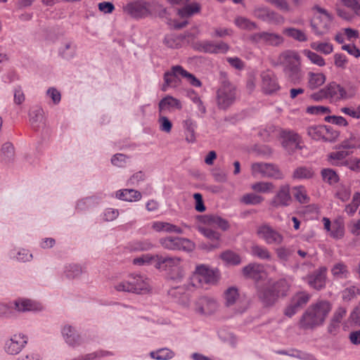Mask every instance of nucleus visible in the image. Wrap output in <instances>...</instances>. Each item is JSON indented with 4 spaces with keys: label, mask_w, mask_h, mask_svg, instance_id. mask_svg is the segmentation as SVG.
I'll use <instances>...</instances> for the list:
<instances>
[{
    "label": "nucleus",
    "mask_w": 360,
    "mask_h": 360,
    "mask_svg": "<svg viewBox=\"0 0 360 360\" xmlns=\"http://www.w3.org/2000/svg\"><path fill=\"white\" fill-rule=\"evenodd\" d=\"M150 354L153 359L157 360H168L174 355V352L167 348H162L155 352H152Z\"/></svg>",
    "instance_id": "864d4df0"
},
{
    "label": "nucleus",
    "mask_w": 360,
    "mask_h": 360,
    "mask_svg": "<svg viewBox=\"0 0 360 360\" xmlns=\"http://www.w3.org/2000/svg\"><path fill=\"white\" fill-rule=\"evenodd\" d=\"M251 189L256 193H270L274 189V185L269 181H257L252 184Z\"/></svg>",
    "instance_id": "c03bdc74"
},
{
    "label": "nucleus",
    "mask_w": 360,
    "mask_h": 360,
    "mask_svg": "<svg viewBox=\"0 0 360 360\" xmlns=\"http://www.w3.org/2000/svg\"><path fill=\"white\" fill-rule=\"evenodd\" d=\"M160 243L165 248L172 250L191 252L195 248L193 242L184 238L167 237L161 239Z\"/></svg>",
    "instance_id": "9b49d317"
},
{
    "label": "nucleus",
    "mask_w": 360,
    "mask_h": 360,
    "mask_svg": "<svg viewBox=\"0 0 360 360\" xmlns=\"http://www.w3.org/2000/svg\"><path fill=\"white\" fill-rule=\"evenodd\" d=\"M308 135L316 141L333 142L339 136V133L326 126H311L307 129Z\"/></svg>",
    "instance_id": "9d476101"
},
{
    "label": "nucleus",
    "mask_w": 360,
    "mask_h": 360,
    "mask_svg": "<svg viewBox=\"0 0 360 360\" xmlns=\"http://www.w3.org/2000/svg\"><path fill=\"white\" fill-rule=\"evenodd\" d=\"M302 53L314 65L319 67H323L326 65L324 58L314 51L309 49H304Z\"/></svg>",
    "instance_id": "603ef678"
},
{
    "label": "nucleus",
    "mask_w": 360,
    "mask_h": 360,
    "mask_svg": "<svg viewBox=\"0 0 360 360\" xmlns=\"http://www.w3.org/2000/svg\"><path fill=\"white\" fill-rule=\"evenodd\" d=\"M250 39L255 43H264L273 46H277L283 42V38L281 35L266 32L253 34L250 37Z\"/></svg>",
    "instance_id": "4468645a"
},
{
    "label": "nucleus",
    "mask_w": 360,
    "mask_h": 360,
    "mask_svg": "<svg viewBox=\"0 0 360 360\" xmlns=\"http://www.w3.org/2000/svg\"><path fill=\"white\" fill-rule=\"evenodd\" d=\"M159 108L160 111L172 110L181 109V105L179 100L171 96H167L161 100L159 103Z\"/></svg>",
    "instance_id": "7c9ffc66"
},
{
    "label": "nucleus",
    "mask_w": 360,
    "mask_h": 360,
    "mask_svg": "<svg viewBox=\"0 0 360 360\" xmlns=\"http://www.w3.org/2000/svg\"><path fill=\"white\" fill-rule=\"evenodd\" d=\"M158 255L146 254L134 259L133 263L137 265H155L158 262Z\"/></svg>",
    "instance_id": "09e8293b"
},
{
    "label": "nucleus",
    "mask_w": 360,
    "mask_h": 360,
    "mask_svg": "<svg viewBox=\"0 0 360 360\" xmlns=\"http://www.w3.org/2000/svg\"><path fill=\"white\" fill-rule=\"evenodd\" d=\"M30 120L32 123L42 122L44 121V111L40 108H35L30 112Z\"/></svg>",
    "instance_id": "13d9d810"
},
{
    "label": "nucleus",
    "mask_w": 360,
    "mask_h": 360,
    "mask_svg": "<svg viewBox=\"0 0 360 360\" xmlns=\"http://www.w3.org/2000/svg\"><path fill=\"white\" fill-rule=\"evenodd\" d=\"M257 236L269 245H281L284 240L283 236L268 224H263L257 229Z\"/></svg>",
    "instance_id": "1a4fd4ad"
},
{
    "label": "nucleus",
    "mask_w": 360,
    "mask_h": 360,
    "mask_svg": "<svg viewBox=\"0 0 360 360\" xmlns=\"http://www.w3.org/2000/svg\"><path fill=\"white\" fill-rule=\"evenodd\" d=\"M278 63L283 67L285 75L292 81L299 79L302 75L300 68V58L295 51L283 52L278 59Z\"/></svg>",
    "instance_id": "20e7f679"
},
{
    "label": "nucleus",
    "mask_w": 360,
    "mask_h": 360,
    "mask_svg": "<svg viewBox=\"0 0 360 360\" xmlns=\"http://www.w3.org/2000/svg\"><path fill=\"white\" fill-rule=\"evenodd\" d=\"M270 11H271L265 6H257L254 8L252 15L254 17L266 22L269 19Z\"/></svg>",
    "instance_id": "6e6d98bb"
},
{
    "label": "nucleus",
    "mask_w": 360,
    "mask_h": 360,
    "mask_svg": "<svg viewBox=\"0 0 360 360\" xmlns=\"http://www.w3.org/2000/svg\"><path fill=\"white\" fill-rule=\"evenodd\" d=\"M195 49L200 51L210 53H225L229 51V46L224 42L215 44L210 41H203L196 43Z\"/></svg>",
    "instance_id": "2eb2a0df"
},
{
    "label": "nucleus",
    "mask_w": 360,
    "mask_h": 360,
    "mask_svg": "<svg viewBox=\"0 0 360 360\" xmlns=\"http://www.w3.org/2000/svg\"><path fill=\"white\" fill-rule=\"evenodd\" d=\"M185 129L186 140L188 143H193L195 141V123L191 119L188 118L183 122Z\"/></svg>",
    "instance_id": "e433bc0d"
},
{
    "label": "nucleus",
    "mask_w": 360,
    "mask_h": 360,
    "mask_svg": "<svg viewBox=\"0 0 360 360\" xmlns=\"http://www.w3.org/2000/svg\"><path fill=\"white\" fill-rule=\"evenodd\" d=\"M225 304L229 307L236 303L239 299L238 288L230 287L224 292Z\"/></svg>",
    "instance_id": "de8ad7c7"
},
{
    "label": "nucleus",
    "mask_w": 360,
    "mask_h": 360,
    "mask_svg": "<svg viewBox=\"0 0 360 360\" xmlns=\"http://www.w3.org/2000/svg\"><path fill=\"white\" fill-rule=\"evenodd\" d=\"M66 275L68 278H76L81 275L82 268L77 264H70L67 267Z\"/></svg>",
    "instance_id": "bf43d9fd"
},
{
    "label": "nucleus",
    "mask_w": 360,
    "mask_h": 360,
    "mask_svg": "<svg viewBox=\"0 0 360 360\" xmlns=\"http://www.w3.org/2000/svg\"><path fill=\"white\" fill-rule=\"evenodd\" d=\"M359 148H360V136L354 134H351L349 138L345 139L336 146V149H344L349 151Z\"/></svg>",
    "instance_id": "cd10ccee"
},
{
    "label": "nucleus",
    "mask_w": 360,
    "mask_h": 360,
    "mask_svg": "<svg viewBox=\"0 0 360 360\" xmlns=\"http://www.w3.org/2000/svg\"><path fill=\"white\" fill-rule=\"evenodd\" d=\"M348 229L353 236H360V219L352 220L348 224Z\"/></svg>",
    "instance_id": "69168bd1"
},
{
    "label": "nucleus",
    "mask_w": 360,
    "mask_h": 360,
    "mask_svg": "<svg viewBox=\"0 0 360 360\" xmlns=\"http://www.w3.org/2000/svg\"><path fill=\"white\" fill-rule=\"evenodd\" d=\"M251 253L253 256L262 259L271 260L272 258L271 254L266 248L258 245L251 247Z\"/></svg>",
    "instance_id": "49530a36"
},
{
    "label": "nucleus",
    "mask_w": 360,
    "mask_h": 360,
    "mask_svg": "<svg viewBox=\"0 0 360 360\" xmlns=\"http://www.w3.org/2000/svg\"><path fill=\"white\" fill-rule=\"evenodd\" d=\"M220 278V272L218 269L212 268L206 264H198L189 281L186 285L188 290L215 285Z\"/></svg>",
    "instance_id": "f03ea898"
},
{
    "label": "nucleus",
    "mask_w": 360,
    "mask_h": 360,
    "mask_svg": "<svg viewBox=\"0 0 360 360\" xmlns=\"http://www.w3.org/2000/svg\"><path fill=\"white\" fill-rule=\"evenodd\" d=\"M330 236L335 239H340L345 235V225L342 219H337L332 224Z\"/></svg>",
    "instance_id": "f704fd0d"
},
{
    "label": "nucleus",
    "mask_w": 360,
    "mask_h": 360,
    "mask_svg": "<svg viewBox=\"0 0 360 360\" xmlns=\"http://www.w3.org/2000/svg\"><path fill=\"white\" fill-rule=\"evenodd\" d=\"M326 80L325 75L322 73H311L309 75V84L312 88L321 86Z\"/></svg>",
    "instance_id": "5fc2aeb1"
},
{
    "label": "nucleus",
    "mask_w": 360,
    "mask_h": 360,
    "mask_svg": "<svg viewBox=\"0 0 360 360\" xmlns=\"http://www.w3.org/2000/svg\"><path fill=\"white\" fill-rule=\"evenodd\" d=\"M262 77L264 90H278L280 89L277 79L272 73H263Z\"/></svg>",
    "instance_id": "2f4dec72"
},
{
    "label": "nucleus",
    "mask_w": 360,
    "mask_h": 360,
    "mask_svg": "<svg viewBox=\"0 0 360 360\" xmlns=\"http://www.w3.org/2000/svg\"><path fill=\"white\" fill-rule=\"evenodd\" d=\"M327 268L320 266L313 274L307 276L308 284L313 288L320 290L325 288L326 281Z\"/></svg>",
    "instance_id": "dca6fc26"
},
{
    "label": "nucleus",
    "mask_w": 360,
    "mask_h": 360,
    "mask_svg": "<svg viewBox=\"0 0 360 360\" xmlns=\"http://www.w3.org/2000/svg\"><path fill=\"white\" fill-rule=\"evenodd\" d=\"M76 53L77 45L71 40L64 41L58 49L59 56L66 60L74 58Z\"/></svg>",
    "instance_id": "5701e85b"
},
{
    "label": "nucleus",
    "mask_w": 360,
    "mask_h": 360,
    "mask_svg": "<svg viewBox=\"0 0 360 360\" xmlns=\"http://www.w3.org/2000/svg\"><path fill=\"white\" fill-rule=\"evenodd\" d=\"M295 198L301 203H306L308 202V197L307 192L304 187L298 186L295 188Z\"/></svg>",
    "instance_id": "e2e57ef3"
},
{
    "label": "nucleus",
    "mask_w": 360,
    "mask_h": 360,
    "mask_svg": "<svg viewBox=\"0 0 360 360\" xmlns=\"http://www.w3.org/2000/svg\"><path fill=\"white\" fill-rule=\"evenodd\" d=\"M141 193L134 189H122L116 193V198L127 202H137L141 199Z\"/></svg>",
    "instance_id": "393cba45"
},
{
    "label": "nucleus",
    "mask_w": 360,
    "mask_h": 360,
    "mask_svg": "<svg viewBox=\"0 0 360 360\" xmlns=\"http://www.w3.org/2000/svg\"><path fill=\"white\" fill-rule=\"evenodd\" d=\"M310 300L309 294L301 292L296 294L292 299V302L299 308L305 305Z\"/></svg>",
    "instance_id": "4d7b16f0"
},
{
    "label": "nucleus",
    "mask_w": 360,
    "mask_h": 360,
    "mask_svg": "<svg viewBox=\"0 0 360 360\" xmlns=\"http://www.w3.org/2000/svg\"><path fill=\"white\" fill-rule=\"evenodd\" d=\"M322 180L330 185H335L340 181L338 173L330 168H324L321 171Z\"/></svg>",
    "instance_id": "72a5a7b5"
},
{
    "label": "nucleus",
    "mask_w": 360,
    "mask_h": 360,
    "mask_svg": "<svg viewBox=\"0 0 360 360\" xmlns=\"http://www.w3.org/2000/svg\"><path fill=\"white\" fill-rule=\"evenodd\" d=\"M200 222L207 226L217 227L222 231H227L229 227V221L216 214H207L199 217Z\"/></svg>",
    "instance_id": "a211bd4d"
},
{
    "label": "nucleus",
    "mask_w": 360,
    "mask_h": 360,
    "mask_svg": "<svg viewBox=\"0 0 360 360\" xmlns=\"http://www.w3.org/2000/svg\"><path fill=\"white\" fill-rule=\"evenodd\" d=\"M252 174L254 176L283 179L284 175L276 165L271 163L256 162L251 165Z\"/></svg>",
    "instance_id": "6e6552de"
},
{
    "label": "nucleus",
    "mask_w": 360,
    "mask_h": 360,
    "mask_svg": "<svg viewBox=\"0 0 360 360\" xmlns=\"http://www.w3.org/2000/svg\"><path fill=\"white\" fill-rule=\"evenodd\" d=\"M180 70L181 77L184 82L195 88H200L202 86L201 82L193 74L188 72L183 67L179 68Z\"/></svg>",
    "instance_id": "a19ab883"
},
{
    "label": "nucleus",
    "mask_w": 360,
    "mask_h": 360,
    "mask_svg": "<svg viewBox=\"0 0 360 360\" xmlns=\"http://www.w3.org/2000/svg\"><path fill=\"white\" fill-rule=\"evenodd\" d=\"M160 129L166 133H169L172 130V124L169 120L165 116H161L159 118Z\"/></svg>",
    "instance_id": "0e129e2a"
},
{
    "label": "nucleus",
    "mask_w": 360,
    "mask_h": 360,
    "mask_svg": "<svg viewBox=\"0 0 360 360\" xmlns=\"http://www.w3.org/2000/svg\"><path fill=\"white\" fill-rule=\"evenodd\" d=\"M314 176V172L310 167H300L295 169L292 173L294 179H309Z\"/></svg>",
    "instance_id": "37998d69"
},
{
    "label": "nucleus",
    "mask_w": 360,
    "mask_h": 360,
    "mask_svg": "<svg viewBox=\"0 0 360 360\" xmlns=\"http://www.w3.org/2000/svg\"><path fill=\"white\" fill-rule=\"evenodd\" d=\"M219 257L224 263L229 265H238L241 262L240 255L231 250L221 252Z\"/></svg>",
    "instance_id": "ea45409f"
},
{
    "label": "nucleus",
    "mask_w": 360,
    "mask_h": 360,
    "mask_svg": "<svg viewBox=\"0 0 360 360\" xmlns=\"http://www.w3.org/2000/svg\"><path fill=\"white\" fill-rule=\"evenodd\" d=\"M184 43V38L181 36L168 34L165 37L164 44L170 49H179Z\"/></svg>",
    "instance_id": "8fccbe9b"
},
{
    "label": "nucleus",
    "mask_w": 360,
    "mask_h": 360,
    "mask_svg": "<svg viewBox=\"0 0 360 360\" xmlns=\"http://www.w3.org/2000/svg\"><path fill=\"white\" fill-rule=\"evenodd\" d=\"M14 304L15 309L21 312L34 311L39 309L35 303L29 300H19L15 301Z\"/></svg>",
    "instance_id": "a18cd8bd"
},
{
    "label": "nucleus",
    "mask_w": 360,
    "mask_h": 360,
    "mask_svg": "<svg viewBox=\"0 0 360 360\" xmlns=\"http://www.w3.org/2000/svg\"><path fill=\"white\" fill-rule=\"evenodd\" d=\"M179 68H181V65H174L170 70L164 75L165 87V88H176L181 82V74Z\"/></svg>",
    "instance_id": "aec40b11"
},
{
    "label": "nucleus",
    "mask_w": 360,
    "mask_h": 360,
    "mask_svg": "<svg viewBox=\"0 0 360 360\" xmlns=\"http://www.w3.org/2000/svg\"><path fill=\"white\" fill-rule=\"evenodd\" d=\"M264 198L254 193H245L240 198V202L245 205H256L264 201Z\"/></svg>",
    "instance_id": "3c124183"
},
{
    "label": "nucleus",
    "mask_w": 360,
    "mask_h": 360,
    "mask_svg": "<svg viewBox=\"0 0 360 360\" xmlns=\"http://www.w3.org/2000/svg\"><path fill=\"white\" fill-rule=\"evenodd\" d=\"M122 10L124 13L133 18L142 19L153 13V6L144 0H136L124 5Z\"/></svg>",
    "instance_id": "0eeeda50"
},
{
    "label": "nucleus",
    "mask_w": 360,
    "mask_h": 360,
    "mask_svg": "<svg viewBox=\"0 0 360 360\" xmlns=\"http://www.w3.org/2000/svg\"><path fill=\"white\" fill-rule=\"evenodd\" d=\"M345 166L354 172L360 171V158H352L345 161Z\"/></svg>",
    "instance_id": "774afa93"
},
{
    "label": "nucleus",
    "mask_w": 360,
    "mask_h": 360,
    "mask_svg": "<svg viewBox=\"0 0 360 360\" xmlns=\"http://www.w3.org/2000/svg\"><path fill=\"white\" fill-rule=\"evenodd\" d=\"M219 309V304L216 300L208 297H202L198 299L193 305L194 311L204 316L212 315L214 314Z\"/></svg>",
    "instance_id": "f8f14e48"
},
{
    "label": "nucleus",
    "mask_w": 360,
    "mask_h": 360,
    "mask_svg": "<svg viewBox=\"0 0 360 360\" xmlns=\"http://www.w3.org/2000/svg\"><path fill=\"white\" fill-rule=\"evenodd\" d=\"M27 342V338L22 333L13 335L6 343V352L10 354H18Z\"/></svg>",
    "instance_id": "f3484780"
},
{
    "label": "nucleus",
    "mask_w": 360,
    "mask_h": 360,
    "mask_svg": "<svg viewBox=\"0 0 360 360\" xmlns=\"http://www.w3.org/2000/svg\"><path fill=\"white\" fill-rule=\"evenodd\" d=\"M336 197L342 201H347L351 195L350 189L346 186H340L335 194Z\"/></svg>",
    "instance_id": "052dcab7"
},
{
    "label": "nucleus",
    "mask_w": 360,
    "mask_h": 360,
    "mask_svg": "<svg viewBox=\"0 0 360 360\" xmlns=\"http://www.w3.org/2000/svg\"><path fill=\"white\" fill-rule=\"evenodd\" d=\"M338 150L331 152L327 155V160L333 166H345V158L352 153V151L345 150L344 149H338Z\"/></svg>",
    "instance_id": "4be33fe9"
},
{
    "label": "nucleus",
    "mask_w": 360,
    "mask_h": 360,
    "mask_svg": "<svg viewBox=\"0 0 360 360\" xmlns=\"http://www.w3.org/2000/svg\"><path fill=\"white\" fill-rule=\"evenodd\" d=\"M243 275L247 278H251L259 281L264 278L266 273L262 264L251 263L244 266L242 269Z\"/></svg>",
    "instance_id": "6ab92c4d"
},
{
    "label": "nucleus",
    "mask_w": 360,
    "mask_h": 360,
    "mask_svg": "<svg viewBox=\"0 0 360 360\" xmlns=\"http://www.w3.org/2000/svg\"><path fill=\"white\" fill-rule=\"evenodd\" d=\"M288 286L284 281L275 283L269 281L264 285H258L257 288V296L264 307L273 305L280 295H286Z\"/></svg>",
    "instance_id": "7ed1b4c3"
},
{
    "label": "nucleus",
    "mask_w": 360,
    "mask_h": 360,
    "mask_svg": "<svg viewBox=\"0 0 360 360\" xmlns=\"http://www.w3.org/2000/svg\"><path fill=\"white\" fill-rule=\"evenodd\" d=\"M236 96L233 91H217V103L219 108L226 109L235 101Z\"/></svg>",
    "instance_id": "a878e982"
},
{
    "label": "nucleus",
    "mask_w": 360,
    "mask_h": 360,
    "mask_svg": "<svg viewBox=\"0 0 360 360\" xmlns=\"http://www.w3.org/2000/svg\"><path fill=\"white\" fill-rule=\"evenodd\" d=\"M332 304L319 300L310 304L300 316L297 326L301 330H314L323 326L332 310Z\"/></svg>",
    "instance_id": "f257e3e1"
},
{
    "label": "nucleus",
    "mask_w": 360,
    "mask_h": 360,
    "mask_svg": "<svg viewBox=\"0 0 360 360\" xmlns=\"http://www.w3.org/2000/svg\"><path fill=\"white\" fill-rule=\"evenodd\" d=\"M131 288L134 290L132 292L141 294L146 293L150 290V286L146 278L140 275L129 276Z\"/></svg>",
    "instance_id": "412c9836"
},
{
    "label": "nucleus",
    "mask_w": 360,
    "mask_h": 360,
    "mask_svg": "<svg viewBox=\"0 0 360 360\" xmlns=\"http://www.w3.org/2000/svg\"><path fill=\"white\" fill-rule=\"evenodd\" d=\"M62 333L66 342L70 345L75 346L79 343V335L71 326H65Z\"/></svg>",
    "instance_id": "4c0bfd02"
},
{
    "label": "nucleus",
    "mask_w": 360,
    "mask_h": 360,
    "mask_svg": "<svg viewBox=\"0 0 360 360\" xmlns=\"http://www.w3.org/2000/svg\"><path fill=\"white\" fill-rule=\"evenodd\" d=\"M152 229L156 232H167L182 233L183 231L181 228L166 221H154L152 224Z\"/></svg>",
    "instance_id": "bb28decb"
},
{
    "label": "nucleus",
    "mask_w": 360,
    "mask_h": 360,
    "mask_svg": "<svg viewBox=\"0 0 360 360\" xmlns=\"http://www.w3.org/2000/svg\"><path fill=\"white\" fill-rule=\"evenodd\" d=\"M313 11L315 13L314 20L311 22V27L314 34L321 37L329 32L333 18L327 10L319 6H315Z\"/></svg>",
    "instance_id": "423d86ee"
},
{
    "label": "nucleus",
    "mask_w": 360,
    "mask_h": 360,
    "mask_svg": "<svg viewBox=\"0 0 360 360\" xmlns=\"http://www.w3.org/2000/svg\"><path fill=\"white\" fill-rule=\"evenodd\" d=\"M283 33L300 42H304L307 41L308 39L305 32L295 27L285 28L283 30Z\"/></svg>",
    "instance_id": "473e14b6"
},
{
    "label": "nucleus",
    "mask_w": 360,
    "mask_h": 360,
    "mask_svg": "<svg viewBox=\"0 0 360 360\" xmlns=\"http://www.w3.org/2000/svg\"><path fill=\"white\" fill-rule=\"evenodd\" d=\"M197 229L200 233H202L207 238H208L211 240L218 242V243L217 245H212L211 248H209V250L218 248L219 247V242L220 241V239H221V234L219 232L212 229L210 226H207L203 224L198 225L197 226Z\"/></svg>",
    "instance_id": "b1692460"
},
{
    "label": "nucleus",
    "mask_w": 360,
    "mask_h": 360,
    "mask_svg": "<svg viewBox=\"0 0 360 360\" xmlns=\"http://www.w3.org/2000/svg\"><path fill=\"white\" fill-rule=\"evenodd\" d=\"M233 22L240 30L250 31L257 29L256 23L245 17L237 16Z\"/></svg>",
    "instance_id": "79ce46f5"
},
{
    "label": "nucleus",
    "mask_w": 360,
    "mask_h": 360,
    "mask_svg": "<svg viewBox=\"0 0 360 360\" xmlns=\"http://www.w3.org/2000/svg\"><path fill=\"white\" fill-rule=\"evenodd\" d=\"M342 4L352 9L356 15H360V4L356 0H340Z\"/></svg>",
    "instance_id": "338daca9"
},
{
    "label": "nucleus",
    "mask_w": 360,
    "mask_h": 360,
    "mask_svg": "<svg viewBox=\"0 0 360 360\" xmlns=\"http://www.w3.org/2000/svg\"><path fill=\"white\" fill-rule=\"evenodd\" d=\"M155 267L161 271H165L172 280L181 279L184 276L181 259L178 257H164L159 255Z\"/></svg>",
    "instance_id": "39448f33"
},
{
    "label": "nucleus",
    "mask_w": 360,
    "mask_h": 360,
    "mask_svg": "<svg viewBox=\"0 0 360 360\" xmlns=\"http://www.w3.org/2000/svg\"><path fill=\"white\" fill-rule=\"evenodd\" d=\"M292 201L290 188L288 184L281 185L274 198L269 202V205L274 208L287 207Z\"/></svg>",
    "instance_id": "ddd939ff"
},
{
    "label": "nucleus",
    "mask_w": 360,
    "mask_h": 360,
    "mask_svg": "<svg viewBox=\"0 0 360 360\" xmlns=\"http://www.w3.org/2000/svg\"><path fill=\"white\" fill-rule=\"evenodd\" d=\"M331 274L335 279H346L349 275L347 265L342 262L335 263L331 268Z\"/></svg>",
    "instance_id": "c85d7f7f"
},
{
    "label": "nucleus",
    "mask_w": 360,
    "mask_h": 360,
    "mask_svg": "<svg viewBox=\"0 0 360 360\" xmlns=\"http://www.w3.org/2000/svg\"><path fill=\"white\" fill-rule=\"evenodd\" d=\"M283 136L285 139L282 143L283 147H290L292 149L302 148L300 146V136L297 134L291 131H285L283 133Z\"/></svg>",
    "instance_id": "c756f323"
},
{
    "label": "nucleus",
    "mask_w": 360,
    "mask_h": 360,
    "mask_svg": "<svg viewBox=\"0 0 360 360\" xmlns=\"http://www.w3.org/2000/svg\"><path fill=\"white\" fill-rule=\"evenodd\" d=\"M310 47L325 55H329L333 51V45L328 41H313L310 44Z\"/></svg>",
    "instance_id": "58836bf2"
},
{
    "label": "nucleus",
    "mask_w": 360,
    "mask_h": 360,
    "mask_svg": "<svg viewBox=\"0 0 360 360\" xmlns=\"http://www.w3.org/2000/svg\"><path fill=\"white\" fill-rule=\"evenodd\" d=\"M343 34L347 41L354 42L359 37V33L356 30L352 28H343L342 29Z\"/></svg>",
    "instance_id": "680f3d73"
},
{
    "label": "nucleus",
    "mask_w": 360,
    "mask_h": 360,
    "mask_svg": "<svg viewBox=\"0 0 360 360\" xmlns=\"http://www.w3.org/2000/svg\"><path fill=\"white\" fill-rule=\"evenodd\" d=\"M200 6L198 3L194 2L184 6L182 8L178 10L179 15L182 18H189L193 15L199 13Z\"/></svg>",
    "instance_id": "c9c22d12"
}]
</instances>
